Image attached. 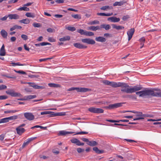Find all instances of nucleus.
<instances>
[{
    "label": "nucleus",
    "mask_w": 161,
    "mask_h": 161,
    "mask_svg": "<svg viewBox=\"0 0 161 161\" xmlns=\"http://www.w3.org/2000/svg\"><path fill=\"white\" fill-rule=\"evenodd\" d=\"M136 94L138 95L140 97L143 98H145L150 96L161 97V92H154L153 91L149 90L136 92Z\"/></svg>",
    "instance_id": "nucleus-1"
},
{
    "label": "nucleus",
    "mask_w": 161,
    "mask_h": 161,
    "mask_svg": "<svg viewBox=\"0 0 161 161\" xmlns=\"http://www.w3.org/2000/svg\"><path fill=\"white\" fill-rule=\"evenodd\" d=\"M110 86L114 88L118 87L126 88L129 87V85L126 83L120 82H116L114 81L111 82Z\"/></svg>",
    "instance_id": "nucleus-2"
},
{
    "label": "nucleus",
    "mask_w": 161,
    "mask_h": 161,
    "mask_svg": "<svg viewBox=\"0 0 161 161\" xmlns=\"http://www.w3.org/2000/svg\"><path fill=\"white\" fill-rule=\"evenodd\" d=\"M142 87L139 86H134L132 88H127V93H132L136 91L141 90Z\"/></svg>",
    "instance_id": "nucleus-3"
},
{
    "label": "nucleus",
    "mask_w": 161,
    "mask_h": 161,
    "mask_svg": "<svg viewBox=\"0 0 161 161\" xmlns=\"http://www.w3.org/2000/svg\"><path fill=\"white\" fill-rule=\"evenodd\" d=\"M76 90L78 92H86L91 90L90 89L82 87H71L69 90V91Z\"/></svg>",
    "instance_id": "nucleus-4"
},
{
    "label": "nucleus",
    "mask_w": 161,
    "mask_h": 161,
    "mask_svg": "<svg viewBox=\"0 0 161 161\" xmlns=\"http://www.w3.org/2000/svg\"><path fill=\"white\" fill-rule=\"evenodd\" d=\"M24 115L25 117L29 121L32 120L35 118L34 116L31 113H25Z\"/></svg>",
    "instance_id": "nucleus-5"
},
{
    "label": "nucleus",
    "mask_w": 161,
    "mask_h": 161,
    "mask_svg": "<svg viewBox=\"0 0 161 161\" xmlns=\"http://www.w3.org/2000/svg\"><path fill=\"white\" fill-rule=\"evenodd\" d=\"M6 92L7 94L9 95L12 97H20L21 96V95L20 93L15 92L12 90H8Z\"/></svg>",
    "instance_id": "nucleus-6"
},
{
    "label": "nucleus",
    "mask_w": 161,
    "mask_h": 161,
    "mask_svg": "<svg viewBox=\"0 0 161 161\" xmlns=\"http://www.w3.org/2000/svg\"><path fill=\"white\" fill-rule=\"evenodd\" d=\"M83 43H86L88 44H95V42L92 39L90 38H84L81 40Z\"/></svg>",
    "instance_id": "nucleus-7"
},
{
    "label": "nucleus",
    "mask_w": 161,
    "mask_h": 161,
    "mask_svg": "<svg viewBox=\"0 0 161 161\" xmlns=\"http://www.w3.org/2000/svg\"><path fill=\"white\" fill-rule=\"evenodd\" d=\"M123 103H117L111 104L108 105V108L110 109L117 108L122 106Z\"/></svg>",
    "instance_id": "nucleus-8"
},
{
    "label": "nucleus",
    "mask_w": 161,
    "mask_h": 161,
    "mask_svg": "<svg viewBox=\"0 0 161 161\" xmlns=\"http://www.w3.org/2000/svg\"><path fill=\"white\" fill-rule=\"evenodd\" d=\"M135 29L134 28H131L127 32V34L128 37V41H129L132 38Z\"/></svg>",
    "instance_id": "nucleus-9"
},
{
    "label": "nucleus",
    "mask_w": 161,
    "mask_h": 161,
    "mask_svg": "<svg viewBox=\"0 0 161 161\" xmlns=\"http://www.w3.org/2000/svg\"><path fill=\"white\" fill-rule=\"evenodd\" d=\"M28 84L30 85V86L31 87H33L35 89H43L44 88V87L43 86H38L36 85L35 83H32L29 82L27 83Z\"/></svg>",
    "instance_id": "nucleus-10"
},
{
    "label": "nucleus",
    "mask_w": 161,
    "mask_h": 161,
    "mask_svg": "<svg viewBox=\"0 0 161 161\" xmlns=\"http://www.w3.org/2000/svg\"><path fill=\"white\" fill-rule=\"evenodd\" d=\"M73 45L75 47L80 49L86 48L87 47V46L84 45L80 43H74Z\"/></svg>",
    "instance_id": "nucleus-11"
},
{
    "label": "nucleus",
    "mask_w": 161,
    "mask_h": 161,
    "mask_svg": "<svg viewBox=\"0 0 161 161\" xmlns=\"http://www.w3.org/2000/svg\"><path fill=\"white\" fill-rule=\"evenodd\" d=\"M108 21H110L112 22H118L120 21V19L119 18H117L115 17H111L108 18Z\"/></svg>",
    "instance_id": "nucleus-12"
},
{
    "label": "nucleus",
    "mask_w": 161,
    "mask_h": 161,
    "mask_svg": "<svg viewBox=\"0 0 161 161\" xmlns=\"http://www.w3.org/2000/svg\"><path fill=\"white\" fill-rule=\"evenodd\" d=\"M75 132H69L65 130H61L59 131L58 135L59 136H65L67 134L75 133Z\"/></svg>",
    "instance_id": "nucleus-13"
},
{
    "label": "nucleus",
    "mask_w": 161,
    "mask_h": 161,
    "mask_svg": "<svg viewBox=\"0 0 161 161\" xmlns=\"http://www.w3.org/2000/svg\"><path fill=\"white\" fill-rule=\"evenodd\" d=\"M16 130L17 134L21 135L25 131V130L24 128L18 126L16 128Z\"/></svg>",
    "instance_id": "nucleus-14"
},
{
    "label": "nucleus",
    "mask_w": 161,
    "mask_h": 161,
    "mask_svg": "<svg viewBox=\"0 0 161 161\" xmlns=\"http://www.w3.org/2000/svg\"><path fill=\"white\" fill-rule=\"evenodd\" d=\"M8 17L10 19H18L19 18V16L16 14H9L8 15Z\"/></svg>",
    "instance_id": "nucleus-15"
},
{
    "label": "nucleus",
    "mask_w": 161,
    "mask_h": 161,
    "mask_svg": "<svg viewBox=\"0 0 161 161\" xmlns=\"http://www.w3.org/2000/svg\"><path fill=\"white\" fill-rule=\"evenodd\" d=\"M87 30L94 31H96L97 30H100V28L99 26H92L88 27Z\"/></svg>",
    "instance_id": "nucleus-16"
},
{
    "label": "nucleus",
    "mask_w": 161,
    "mask_h": 161,
    "mask_svg": "<svg viewBox=\"0 0 161 161\" xmlns=\"http://www.w3.org/2000/svg\"><path fill=\"white\" fill-rule=\"evenodd\" d=\"M135 116L137 117V118H142L141 119H144V117L146 116L145 114H143L142 112L140 111H137L135 114Z\"/></svg>",
    "instance_id": "nucleus-17"
},
{
    "label": "nucleus",
    "mask_w": 161,
    "mask_h": 161,
    "mask_svg": "<svg viewBox=\"0 0 161 161\" xmlns=\"http://www.w3.org/2000/svg\"><path fill=\"white\" fill-rule=\"evenodd\" d=\"M126 3L125 0L121 1L119 2H116L113 4V6H121L124 5Z\"/></svg>",
    "instance_id": "nucleus-18"
},
{
    "label": "nucleus",
    "mask_w": 161,
    "mask_h": 161,
    "mask_svg": "<svg viewBox=\"0 0 161 161\" xmlns=\"http://www.w3.org/2000/svg\"><path fill=\"white\" fill-rule=\"evenodd\" d=\"M100 27L101 28L104 29L108 31L111 28V26L108 24H102L100 25Z\"/></svg>",
    "instance_id": "nucleus-19"
},
{
    "label": "nucleus",
    "mask_w": 161,
    "mask_h": 161,
    "mask_svg": "<svg viewBox=\"0 0 161 161\" xmlns=\"http://www.w3.org/2000/svg\"><path fill=\"white\" fill-rule=\"evenodd\" d=\"M95 40L98 42H105L106 41V39L102 36H99L95 38Z\"/></svg>",
    "instance_id": "nucleus-20"
},
{
    "label": "nucleus",
    "mask_w": 161,
    "mask_h": 161,
    "mask_svg": "<svg viewBox=\"0 0 161 161\" xmlns=\"http://www.w3.org/2000/svg\"><path fill=\"white\" fill-rule=\"evenodd\" d=\"M112 26V28L113 29H115L117 30H122L124 28V27L121 26H117L116 25L114 24H112L111 25Z\"/></svg>",
    "instance_id": "nucleus-21"
},
{
    "label": "nucleus",
    "mask_w": 161,
    "mask_h": 161,
    "mask_svg": "<svg viewBox=\"0 0 161 161\" xmlns=\"http://www.w3.org/2000/svg\"><path fill=\"white\" fill-rule=\"evenodd\" d=\"M97 14V15L102 16H109L113 15V13H98Z\"/></svg>",
    "instance_id": "nucleus-22"
},
{
    "label": "nucleus",
    "mask_w": 161,
    "mask_h": 161,
    "mask_svg": "<svg viewBox=\"0 0 161 161\" xmlns=\"http://www.w3.org/2000/svg\"><path fill=\"white\" fill-rule=\"evenodd\" d=\"M5 54V51L4 49V46L3 44L0 50V55L1 56H4Z\"/></svg>",
    "instance_id": "nucleus-23"
},
{
    "label": "nucleus",
    "mask_w": 161,
    "mask_h": 161,
    "mask_svg": "<svg viewBox=\"0 0 161 161\" xmlns=\"http://www.w3.org/2000/svg\"><path fill=\"white\" fill-rule=\"evenodd\" d=\"M22 28V27L18 25H15L13 26L12 27L10 28V31H12L16 29L20 30Z\"/></svg>",
    "instance_id": "nucleus-24"
},
{
    "label": "nucleus",
    "mask_w": 161,
    "mask_h": 161,
    "mask_svg": "<svg viewBox=\"0 0 161 161\" xmlns=\"http://www.w3.org/2000/svg\"><path fill=\"white\" fill-rule=\"evenodd\" d=\"M93 150L95 151L97 154H102L104 153L103 150H99L97 147H95L93 148Z\"/></svg>",
    "instance_id": "nucleus-25"
},
{
    "label": "nucleus",
    "mask_w": 161,
    "mask_h": 161,
    "mask_svg": "<svg viewBox=\"0 0 161 161\" xmlns=\"http://www.w3.org/2000/svg\"><path fill=\"white\" fill-rule=\"evenodd\" d=\"M0 33L1 36L3 38H6L7 37L8 33L5 30H2L1 31Z\"/></svg>",
    "instance_id": "nucleus-26"
},
{
    "label": "nucleus",
    "mask_w": 161,
    "mask_h": 161,
    "mask_svg": "<svg viewBox=\"0 0 161 161\" xmlns=\"http://www.w3.org/2000/svg\"><path fill=\"white\" fill-rule=\"evenodd\" d=\"M97 143L96 142L94 141H89L87 144L91 146H94L97 145Z\"/></svg>",
    "instance_id": "nucleus-27"
},
{
    "label": "nucleus",
    "mask_w": 161,
    "mask_h": 161,
    "mask_svg": "<svg viewBox=\"0 0 161 161\" xmlns=\"http://www.w3.org/2000/svg\"><path fill=\"white\" fill-rule=\"evenodd\" d=\"M126 97L132 99H136V97L135 94L127 95L126 96Z\"/></svg>",
    "instance_id": "nucleus-28"
},
{
    "label": "nucleus",
    "mask_w": 161,
    "mask_h": 161,
    "mask_svg": "<svg viewBox=\"0 0 161 161\" xmlns=\"http://www.w3.org/2000/svg\"><path fill=\"white\" fill-rule=\"evenodd\" d=\"M19 22L21 23L27 24H28L30 23V21L28 19H25L19 20Z\"/></svg>",
    "instance_id": "nucleus-29"
},
{
    "label": "nucleus",
    "mask_w": 161,
    "mask_h": 161,
    "mask_svg": "<svg viewBox=\"0 0 161 161\" xmlns=\"http://www.w3.org/2000/svg\"><path fill=\"white\" fill-rule=\"evenodd\" d=\"M25 15L28 17L34 18L35 17V14L27 12L25 14Z\"/></svg>",
    "instance_id": "nucleus-30"
},
{
    "label": "nucleus",
    "mask_w": 161,
    "mask_h": 161,
    "mask_svg": "<svg viewBox=\"0 0 161 161\" xmlns=\"http://www.w3.org/2000/svg\"><path fill=\"white\" fill-rule=\"evenodd\" d=\"M26 100L31 99L35 98L36 97V96L35 95H28L25 96Z\"/></svg>",
    "instance_id": "nucleus-31"
},
{
    "label": "nucleus",
    "mask_w": 161,
    "mask_h": 161,
    "mask_svg": "<svg viewBox=\"0 0 161 161\" xmlns=\"http://www.w3.org/2000/svg\"><path fill=\"white\" fill-rule=\"evenodd\" d=\"M70 39V37L69 36H65L63 38L59 39V40L60 41L64 42L65 41L69 40Z\"/></svg>",
    "instance_id": "nucleus-32"
},
{
    "label": "nucleus",
    "mask_w": 161,
    "mask_h": 161,
    "mask_svg": "<svg viewBox=\"0 0 161 161\" xmlns=\"http://www.w3.org/2000/svg\"><path fill=\"white\" fill-rule=\"evenodd\" d=\"M0 120L1 123H7L9 121L8 117L2 119H0Z\"/></svg>",
    "instance_id": "nucleus-33"
},
{
    "label": "nucleus",
    "mask_w": 161,
    "mask_h": 161,
    "mask_svg": "<svg viewBox=\"0 0 161 161\" xmlns=\"http://www.w3.org/2000/svg\"><path fill=\"white\" fill-rule=\"evenodd\" d=\"M18 10H24L26 11H28L30 10V9L29 8H28L25 7H22L19 8L18 9Z\"/></svg>",
    "instance_id": "nucleus-34"
},
{
    "label": "nucleus",
    "mask_w": 161,
    "mask_h": 161,
    "mask_svg": "<svg viewBox=\"0 0 161 161\" xmlns=\"http://www.w3.org/2000/svg\"><path fill=\"white\" fill-rule=\"evenodd\" d=\"M88 110L90 112L96 113V108L90 107L88 108Z\"/></svg>",
    "instance_id": "nucleus-35"
},
{
    "label": "nucleus",
    "mask_w": 161,
    "mask_h": 161,
    "mask_svg": "<svg viewBox=\"0 0 161 161\" xmlns=\"http://www.w3.org/2000/svg\"><path fill=\"white\" fill-rule=\"evenodd\" d=\"M111 9L110 7L109 6H103L100 8V9L102 10H107L108 9Z\"/></svg>",
    "instance_id": "nucleus-36"
},
{
    "label": "nucleus",
    "mask_w": 161,
    "mask_h": 161,
    "mask_svg": "<svg viewBox=\"0 0 161 161\" xmlns=\"http://www.w3.org/2000/svg\"><path fill=\"white\" fill-rule=\"evenodd\" d=\"M77 32L80 33L81 35H85L86 31H84L83 30L80 29L77 30Z\"/></svg>",
    "instance_id": "nucleus-37"
},
{
    "label": "nucleus",
    "mask_w": 161,
    "mask_h": 161,
    "mask_svg": "<svg viewBox=\"0 0 161 161\" xmlns=\"http://www.w3.org/2000/svg\"><path fill=\"white\" fill-rule=\"evenodd\" d=\"M18 115H14L8 117L9 120H12L17 119L18 118Z\"/></svg>",
    "instance_id": "nucleus-38"
},
{
    "label": "nucleus",
    "mask_w": 161,
    "mask_h": 161,
    "mask_svg": "<svg viewBox=\"0 0 161 161\" xmlns=\"http://www.w3.org/2000/svg\"><path fill=\"white\" fill-rule=\"evenodd\" d=\"M48 85L50 87H57L59 86L58 84L54 83H49Z\"/></svg>",
    "instance_id": "nucleus-39"
},
{
    "label": "nucleus",
    "mask_w": 161,
    "mask_h": 161,
    "mask_svg": "<svg viewBox=\"0 0 161 161\" xmlns=\"http://www.w3.org/2000/svg\"><path fill=\"white\" fill-rule=\"evenodd\" d=\"M85 36H92L94 35V34L93 32L91 31H86Z\"/></svg>",
    "instance_id": "nucleus-40"
},
{
    "label": "nucleus",
    "mask_w": 161,
    "mask_h": 161,
    "mask_svg": "<svg viewBox=\"0 0 161 161\" xmlns=\"http://www.w3.org/2000/svg\"><path fill=\"white\" fill-rule=\"evenodd\" d=\"M104 110L103 109L100 108H96V113L97 114H100V113H103Z\"/></svg>",
    "instance_id": "nucleus-41"
},
{
    "label": "nucleus",
    "mask_w": 161,
    "mask_h": 161,
    "mask_svg": "<svg viewBox=\"0 0 161 161\" xmlns=\"http://www.w3.org/2000/svg\"><path fill=\"white\" fill-rule=\"evenodd\" d=\"M145 39L144 37H143L139 40V42H141V45H144V43L145 42Z\"/></svg>",
    "instance_id": "nucleus-42"
},
{
    "label": "nucleus",
    "mask_w": 161,
    "mask_h": 161,
    "mask_svg": "<svg viewBox=\"0 0 161 161\" xmlns=\"http://www.w3.org/2000/svg\"><path fill=\"white\" fill-rule=\"evenodd\" d=\"M66 29L71 31H73L76 30V28L74 27L69 26Z\"/></svg>",
    "instance_id": "nucleus-43"
},
{
    "label": "nucleus",
    "mask_w": 161,
    "mask_h": 161,
    "mask_svg": "<svg viewBox=\"0 0 161 161\" xmlns=\"http://www.w3.org/2000/svg\"><path fill=\"white\" fill-rule=\"evenodd\" d=\"M56 115H57V116H64L66 115V113L64 112H58L56 113Z\"/></svg>",
    "instance_id": "nucleus-44"
},
{
    "label": "nucleus",
    "mask_w": 161,
    "mask_h": 161,
    "mask_svg": "<svg viewBox=\"0 0 161 161\" xmlns=\"http://www.w3.org/2000/svg\"><path fill=\"white\" fill-rule=\"evenodd\" d=\"M99 21L97 20H95L91 22L89 24L91 25H93L96 24H99Z\"/></svg>",
    "instance_id": "nucleus-45"
},
{
    "label": "nucleus",
    "mask_w": 161,
    "mask_h": 161,
    "mask_svg": "<svg viewBox=\"0 0 161 161\" xmlns=\"http://www.w3.org/2000/svg\"><path fill=\"white\" fill-rule=\"evenodd\" d=\"M11 64H12L13 66H24V65H25V64H20V63L19 62H17V63H12Z\"/></svg>",
    "instance_id": "nucleus-46"
},
{
    "label": "nucleus",
    "mask_w": 161,
    "mask_h": 161,
    "mask_svg": "<svg viewBox=\"0 0 161 161\" xmlns=\"http://www.w3.org/2000/svg\"><path fill=\"white\" fill-rule=\"evenodd\" d=\"M88 133V132H85V131H81V132H76L75 134L73 135H76L87 134Z\"/></svg>",
    "instance_id": "nucleus-47"
},
{
    "label": "nucleus",
    "mask_w": 161,
    "mask_h": 161,
    "mask_svg": "<svg viewBox=\"0 0 161 161\" xmlns=\"http://www.w3.org/2000/svg\"><path fill=\"white\" fill-rule=\"evenodd\" d=\"M36 138V137H34L28 138V139H27L26 141L27 143L29 144L31 142L35 139Z\"/></svg>",
    "instance_id": "nucleus-48"
},
{
    "label": "nucleus",
    "mask_w": 161,
    "mask_h": 161,
    "mask_svg": "<svg viewBox=\"0 0 161 161\" xmlns=\"http://www.w3.org/2000/svg\"><path fill=\"white\" fill-rule=\"evenodd\" d=\"M21 37L24 40H26L28 39V36L25 34H22L21 35Z\"/></svg>",
    "instance_id": "nucleus-49"
},
{
    "label": "nucleus",
    "mask_w": 161,
    "mask_h": 161,
    "mask_svg": "<svg viewBox=\"0 0 161 161\" xmlns=\"http://www.w3.org/2000/svg\"><path fill=\"white\" fill-rule=\"evenodd\" d=\"M51 113V111H45L41 112V115L49 114Z\"/></svg>",
    "instance_id": "nucleus-50"
},
{
    "label": "nucleus",
    "mask_w": 161,
    "mask_h": 161,
    "mask_svg": "<svg viewBox=\"0 0 161 161\" xmlns=\"http://www.w3.org/2000/svg\"><path fill=\"white\" fill-rule=\"evenodd\" d=\"M78 140V139L77 138H73L70 140V141L72 143L76 144L77 143Z\"/></svg>",
    "instance_id": "nucleus-51"
},
{
    "label": "nucleus",
    "mask_w": 161,
    "mask_h": 161,
    "mask_svg": "<svg viewBox=\"0 0 161 161\" xmlns=\"http://www.w3.org/2000/svg\"><path fill=\"white\" fill-rule=\"evenodd\" d=\"M103 83L106 85L110 86L111 81L108 80H104L103 82Z\"/></svg>",
    "instance_id": "nucleus-52"
},
{
    "label": "nucleus",
    "mask_w": 161,
    "mask_h": 161,
    "mask_svg": "<svg viewBox=\"0 0 161 161\" xmlns=\"http://www.w3.org/2000/svg\"><path fill=\"white\" fill-rule=\"evenodd\" d=\"M33 26L35 27H39L41 26L40 23H34L33 24Z\"/></svg>",
    "instance_id": "nucleus-53"
},
{
    "label": "nucleus",
    "mask_w": 161,
    "mask_h": 161,
    "mask_svg": "<svg viewBox=\"0 0 161 161\" xmlns=\"http://www.w3.org/2000/svg\"><path fill=\"white\" fill-rule=\"evenodd\" d=\"M47 31L48 32H49L50 33H52V32H55V30L54 29H52L51 28H48L47 30Z\"/></svg>",
    "instance_id": "nucleus-54"
},
{
    "label": "nucleus",
    "mask_w": 161,
    "mask_h": 161,
    "mask_svg": "<svg viewBox=\"0 0 161 161\" xmlns=\"http://www.w3.org/2000/svg\"><path fill=\"white\" fill-rule=\"evenodd\" d=\"M76 144L77 146H83L84 145V143L82 142H81L79 140H78L77 143H76Z\"/></svg>",
    "instance_id": "nucleus-55"
},
{
    "label": "nucleus",
    "mask_w": 161,
    "mask_h": 161,
    "mask_svg": "<svg viewBox=\"0 0 161 161\" xmlns=\"http://www.w3.org/2000/svg\"><path fill=\"white\" fill-rule=\"evenodd\" d=\"M72 16L75 19H80L81 17H80L79 15L77 14H72Z\"/></svg>",
    "instance_id": "nucleus-56"
},
{
    "label": "nucleus",
    "mask_w": 161,
    "mask_h": 161,
    "mask_svg": "<svg viewBox=\"0 0 161 161\" xmlns=\"http://www.w3.org/2000/svg\"><path fill=\"white\" fill-rule=\"evenodd\" d=\"M48 41L50 42H53L56 41V40L53 37H49L48 38Z\"/></svg>",
    "instance_id": "nucleus-57"
},
{
    "label": "nucleus",
    "mask_w": 161,
    "mask_h": 161,
    "mask_svg": "<svg viewBox=\"0 0 161 161\" xmlns=\"http://www.w3.org/2000/svg\"><path fill=\"white\" fill-rule=\"evenodd\" d=\"M128 87H130V86H129V87H122V88L121 89V91L123 92H125L126 93H127V88Z\"/></svg>",
    "instance_id": "nucleus-58"
},
{
    "label": "nucleus",
    "mask_w": 161,
    "mask_h": 161,
    "mask_svg": "<svg viewBox=\"0 0 161 161\" xmlns=\"http://www.w3.org/2000/svg\"><path fill=\"white\" fill-rule=\"evenodd\" d=\"M130 18V17L129 15H126L125 16H124L122 17V19L124 21H126L128 19H129Z\"/></svg>",
    "instance_id": "nucleus-59"
},
{
    "label": "nucleus",
    "mask_w": 161,
    "mask_h": 161,
    "mask_svg": "<svg viewBox=\"0 0 161 161\" xmlns=\"http://www.w3.org/2000/svg\"><path fill=\"white\" fill-rule=\"evenodd\" d=\"M14 71L16 73H18L19 74H23V75L26 74V73L25 72H24L22 70L16 71V70H15Z\"/></svg>",
    "instance_id": "nucleus-60"
},
{
    "label": "nucleus",
    "mask_w": 161,
    "mask_h": 161,
    "mask_svg": "<svg viewBox=\"0 0 161 161\" xmlns=\"http://www.w3.org/2000/svg\"><path fill=\"white\" fill-rule=\"evenodd\" d=\"M8 98V97L5 95L0 96V100H4Z\"/></svg>",
    "instance_id": "nucleus-61"
},
{
    "label": "nucleus",
    "mask_w": 161,
    "mask_h": 161,
    "mask_svg": "<svg viewBox=\"0 0 161 161\" xmlns=\"http://www.w3.org/2000/svg\"><path fill=\"white\" fill-rule=\"evenodd\" d=\"M7 88V86L4 85H0V90L5 89Z\"/></svg>",
    "instance_id": "nucleus-62"
},
{
    "label": "nucleus",
    "mask_w": 161,
    "mask_h": 161,
    "mask_svg": "<svg viewBox=\"0 0 161 161\" xmlns=\"http://www.w3.org/2000/svg\"><path fill=\"white\" fill-rule=\"evenodd\" d=\"M84 151V149H82L80 148H78L77 149V151L78 153H80L83 152Z\"/></svg>",
    "instance_id": "nucleus-63"
},
{
    "label": "nucleus",
    "mask_w": 161,
    "mask_h": 161,
    "mask_svg": "<svg viewBox=\"0 0 161 161\" xmlns=\"http://www.w3.org/2000/svg\"><path fill=\"white\" fill-rule=\"evenodd\" d=\"M82 141L84 142H86L87 144L88 143V142L89 140L86 138H83L81 139Z\"/></svg>",
    "instance_id": "nucleus-64"
}]
</instances>
